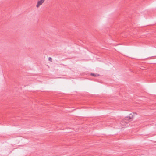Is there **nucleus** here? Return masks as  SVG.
Returning <instances> with one entry per match:
<instances>
[{"label":"nucleus","mask_w":156,"mask_h":156,"mask_svg":"<svg viewBox=\"0 0 156 156\" xmlns=\"http://www.w3.org/2000/svg\"><path fill=\"white\" fill-rule=\"evenodd\" d=\"M133 117V115L130 114L127 117H126L125 119L122 121L121 124L123 127L127 126H128V123L129 120H130Z\"/></svg>","instance_id":"f257e3e1"},{"label":"nucleus","mask_w":156,"mask_h":156,"mask_svg":"<svg viewBox=\"0 0 156 156\" xmlns=\"http://www.w3.org/2000/svg\"><path fill=\"white\" fill-rule=\"evenodd\" d=\"M45 0H40L38 1L37 4L36 5L37 8L39 7L44 2Z\"/></svg>","instance_id":"f03ea898"},{"label":"nucleus","mask_w":156,"mask_h":156,"mask_svg":"<svg viewBox=\"0 0 156 156\" xmlns=\"http://www.w3.org/2000/svg\"><path fill=\"white\" fill-rule=\"evenodd\" d=\"M48 60H49V61H50L51 62H52V59L51 57H49V58Z\"/></svg>","instance_id":"20e7f679"},{"label":"nucleus","mask_w":156,"mask_h":156,"mask_svg":"<svg viewBox=\"0 0 156 156\" xmlns=\"http://www.w3.org/2000/svg\"><path fill=\"white\" fill-rule=\"evenodd\" d=\"M91 75L93 76H98V75L97 74H94L93 73H91Z\"/></svg>","instance_id":"7ed1b4c3"}]
</instances>
